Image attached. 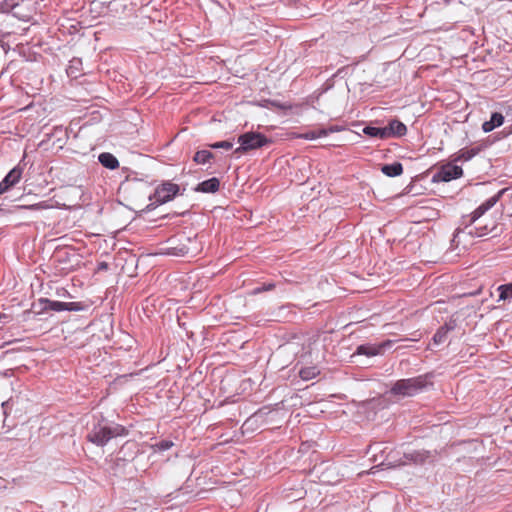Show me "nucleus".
Masks as SVG:
<instances>
[{"label":"nucleus","mask_w":512,"mask_h":512,"mask_svg":"<svg viewBox=\"0 0 512 512\" xmlns=\"http://www.w3.org/2000/svg\"><path fill=\"white\" fill-rule=\"evenodd\" d=\"M39 205H32L31 208H38Z\"/></svg>","instance_id":"bb28decb"},{"label":"nucleus","mask_w":512,"mask_h":512,"mask_svg":"<svg viewBox=\"0 0 512 512\" xmlns=\"http://www.w3.org/2000/svg\"><path fill=\"white\" fill-rule=\"evenodd\" d=\"M363 133L370 137H378L380 139H386L387 133L385 128L367 126L363 129Z\"/></svg>","instance_id":"dca6fc26"},{"label":"nucleus","mask_w":512,"mask_h":512,"mask_svg":"<svg viewBox=\"0 0 512 512\" xmlns=\"http://www.w3.org/2000/svg\"><path fill=\"white\" fill-rule=\"evenodd\" d=\"M462 173L463 171L460 166L449 163L441 168V170L438 173V178L441 181L448 182L453 179L459 178L460 176H462Z\"/></svg>","instance_id":"423d86ee"},{"label":"nucleus","mask_w":512,"mask_h":512,"mask_svg":"<svg viewBox=\"0 0 512 512\" xmlns=\"http://www.w3.org/2000/svg\"><path fill=\"white\" fill-rule=\"evenodd\" d=\"M387 133V138L391 136H403L406 134L407 128L406 126L398 121L392 120L387 127H384Z\"/></svg>","instance_id":"1a4fd4ad"},{"label":"nucleus","mask_w":512,"mask_h":512,"mask_svg":"<svg viewBox=\"0 0 512 512\" xmlns=\"http://www.w3.org/2000/svg\"><path fill=\"white\" fill-rule=\"evenodd\" d=\"M219 186H220L219 180L217 178L213 177L211 179L201 182L197 187V191H201L204 193H214V192L218 191Z\"/></svg>","instance_id":"9b49d317"},{"label":"nucleus","mask_w":512,"mask_h":512,"mask_svg":"<svg viewBox=\"0 0 512 512\" xmlns=\"http://www.w3.org/2000/svg\"><path fill=\"white\" fill-rule=\"evenodd\" d=\"M72 303H65L60 301H49V308L54 311H63V310H69L68 307Z\"/></svg>","instance_id":"aec40b11"},{"label":"nucleus","mask_w":512,"mask_h":512,"mask_svg":"<svg viewBox=\"0 0 512 512\" xmlns=\"http://www.w3.org/2000/svg\"><path fill=\"white\" fill-rule=\"evenodd\" d=\"M504 122V117L501 113H493L489 121H485L482 125L484 132H490L495 128L501 126Z\"/></svg>","instance_id":"9d476101"},{"label":"nucleus","mask_w":512,"mask_h":512,"mask_svg":"<svg viewBox=\"0 0 512 512\" xmlns=\"http://www.w3.org/2000/svg\"><path fill=\"white\" fill-rule=\"evenodd\" d=\"M381 171L388 177H396L403 173V166L399 162H394L382 166Z\"/></svg>","instance_id":"ddd939ff"},{"label":"nucleus","mask_w":512,"mask_h":512,"mask_svg":"<svg viewBox=\"0 0 512 512\" xmlns=\"http://www.w3.org/2000/svg\"><path fill=\"white\" fill-rule=\"evenodd\" d=\"M126 434L121 425L107 426L97 425L87 435V439L97 446H104L110 439Z\"/></svg>","instance_id":"f257e3e1"},{"label":"nucleus","mask_w":512,"mask_h":512,"mask_svg":"<svg viewBox=\"0 0 512 512\" xmlns=\"http://www.w3.org/2000/svg\"><path fill=\"white\" fill-rule=\"evenodd\" d=\"M238 143L240 146L235 150V152L245 153L269 144L270 140L261 133L247 132L238 137Z\"/></svg>","instance_id":"7ed1b4c3"},{"label":"nucleus","mask_w":512,"mask_h":512,"mask_svg":"<svg viewBox=\"0 0 512 512\" xmlns=\"http://www.w3.org/2000/svg\"><path fill=\"white\" fill-rule=\"evenodd\" d=\"M452 329L453 327L448 325H444L441 328H439L433 337L434 344L439 345L443 343L446 339L447 333Z\"/></svg>","instance_id":"f3484780"},{"label":"nucleus","mask_w":512,"mask_h":512,"mask_svg":"<svg viewBox=\"0 0 512 512\" xmlns=\"http://www.w3.org/2000/svg\"><path fill=\"white\" fill-rule=\"evenodd\" d=\"M173 446V442L170 440H163L159 443L155 444L153 448L158 451H165L170 449Z\"/></svg>","instance_id":"412c9836"},{"label":"nucleus","mask_w":512,"mask_h":512,"mask_svg":"<svg viewBox=\"0 0 512 512\" xmlns=\"http://www.w3.org/2000/svg\"><path fill=\"white\" fill-rule=\"evenodd\" d=\"M476 154V152L474 150H466V151H461L459 156H458V160H463V161H468L470 160L474 155Z\"/></svg>","instance_id":"5701e85b"},{"label":"nucleus","mask_w":512,"mask_h":512,"mask_svg":"<svg viewBox=\"0 0 512 512\" xmlns=\"http://www.w3.org/2000/svg\"><path fill=\"white\" fill-rule=\"evenodd\" d=\"M392 344L391 341L383 342L382 344H363L357 347L354 355H366L368 357L376 356L382 353V350L389 347Z\"/></svg>","instance_id":"39448f33"},{"label":"nucleus","mask_w":512,"mask_h":512,"mask_svg":"<svg viewBox=\"0 0 512 512\" xmlns=\"http://www.w3.org/2000/svg\"><path fill=\"white\" fill-rule=\"evenodd\" d=\"M179 191V186L174 183L166 182L156 188L154 200L159 204H164L172 200Z\"/></svg>","instance_id":"20e7f679"},{"label":"nucleus","mask_w":512,"mask_h":512,"mask_svg":"<svg viewBox=\"0 0 512 512\" xmlns=\"http://www.w3.org/2000/svg\"><path fill=\"white\" fill-rule=\"evenodd\" d=\"M327 135H328V130H325L323 128V129L308 131L306 133L294 134V137L306 139V140H314V139H317L320 137H325Z\"/></svg>","instance_id":"4468645a"},{"label":"nucleus","mask_w":512,"mask_h":512,"mask_svg":"<svg viewBox=\"0 0 512 512\" xmlns=\"http://www.w3.org/2000/svg\"><path fill=\"white\" fill-rule=\"evenodd\" d=\"M504 192V190L498 192V194L490 197L487 199L484 203H482L473 213L471 217V221H476L479 217H481L486 211H488L490 208H492L499 200L501 194Z\"/></svg>","instance_id":"6e6552de"},{"label":"nucleus","mask_w":512,"mask_h":512,"mask_svg":"<svg viewBox=\"0 0 512 512\" xmlns=\"http://www.w3.org/2000/svg\"><path fill=\"white\" fill-rule=\"evenodd\" d=\"M498 291L500 292L499 300L512 298V283L499 286Z\"/></svg>","instance_id":"6ab92c4d"},{"label":"nucleus","mask_w":512,"mask_h":512,"mask_svg":"<svg viewBox=\"0 0 512 512\" xmlns=\"http://www.w3.org/2000/svg\"><path fill=\"white\" fill-rule=\"evenodd\" d=\"M210 147L214 148V149L222 148V149L229 150L233 147V143L230 141H220V142L211 144Z\"/></svg>","instance_id":"4be33fe9"},{"label":"nucleus","mask_w":512,"mask_h":512,"mask_svg":"<svg viewBox=\"0 0 512 512\" xmlns=\"http://www.w3.org/2000/svg\"><path fill=\"white\" fill-rule=\"evenodd\" d=\"M468 231L467 233L470 235H476L478 237L484 236L486 234V228H476V231L474 232V229L471 227H467Z\"/></svg>","instance_id":"b1692460"},{"label":"nucleus","mask_w":512,"mask_h":512,"mask_svg":"<svg viewBox=\"0 0 512 512\" xmlns=\"http://www.w3.org/2000/svg\"><path fill=\"white\" fill-rule=\"evenodd\" d=\"M426 385L427 382L423 376L402 379L392 386L390 393L400 397H410L424 389Z\"/></svg>","instance_id":"f03ea898"},{"label":"nucleus","mask_w":512,"mask_h":512,"mask_svg":"<svg viewBox=\"0 0 512 512\" xmlns=\"http://www.w3.org/2000/svg\"><path fill=\"white\" fill-rule=\"evenodd\" d=\"M319 373L320 370L316 366H309L300 369L299 376L301 379L307 381L315 378L317 375H319Z\"/></svg>","instance_id":"2eb2a0df"},{"label":"nucleus","mask_w":512,"mask_h":512,"mask_svg":"<svg viewBox=\"0 0 512 512\" xmlns=\"http://www.w3.org/2000/svg\"><path fill=\"white\" fill-rule=\"evenodd\" d=\"M327 130H328V134H330V133H334V132H339L342 130V128L339 126H331Z\"/></svg>","instance_id":"a878e982"},{"label":"nucleus","mask_w":512,"mask_h":512,"mask_svg":"<svg viewBox=\"0 0 512 512\" xmlns=\"http://www.w3.org/2000/svg\"><path fill=\"white\" fill-rule=\"evenodd\" d=\"M213 157V154L208 151V150H200V151H197L194 155V158L193 160L197 163V164H205L206 162H208L211 158Z\"/></svg>","instance_id":"a211bd4d"},{"label":"nucleus","mask_w":512,"mask_h":512,"mask_svg":"<svg viewBox=\"0 0 512 512\" xmlns=\"http://www.w3.org/2000/svg\"><path fill=\"white\" fill-rule=\"evenodd\" d=\"M99 162L108 169H116L119 167L117 158L111 153H101L98 157Z\"/></svg>","instance_id":"f8f14e48"},{"label":"nucleus","mask_w":512,"mask_h":512,"mask_svg":"<svg viewBox=\"0 0 512 512\" xmlns=\"http://www.w3.org/2000/svg\"><path fill=\"white\" fill-rule=\"evenodd\" d=\"M274 286L275 285L273 283H269L267 285H263L261 287L255 288L252 293L253 294H259V293H261L263 291H270V290H272L274 288Z\"/></svg>","instance_id":"393cba45"},{"label":"nucleus","mask_w":512,"mask_h":512,"mask_svg":"<svg viewBox=\"0 0 512 512\" xmlns=\"http://www.w3.org/2000/svg\"><path fill=\"white\" fill-rule=\"evenodd\" d=\"M21 175V169L13 168L0 182V194L5 193L10 187L18 183L21 178Z\"/></svg>","instance_id":"0eeeda50"}]
</instances>
